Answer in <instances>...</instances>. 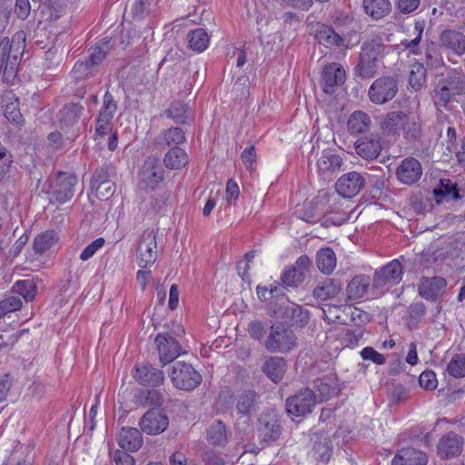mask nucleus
<instances>
[{"mask_svg": "<svg viewBox=\"0 0 465 465\" xmlns=\"http://www.w3.org/2000/svg\"><path fill=\"white\" fill-rule=\"evenodd\" d=\"M116 111L117 103L113 94L109 91H106L104 95L103 105L99 111L98 116L113 120Z\"/></svg>", "mask_w": 465, "mask_h": 465, "instance_id": "bf43d9fd", "label": "nucleus"}, {"mask_svg": "<svg viewBox=\"0 0 465 465\" xmlns=\"http://www.w3.org/2000/svg\"><path fill=\"white\" fill-rule=\"evenodd\" d=\"M57 237L54 231H45L35 237L34 249L36 253H44L55 243Z\"/></svg>", "mask_w": 465, "mask_h": 465, "instance_id": "8fccbe9b", "label": "nucleus"}, {"mask_svg": "<svg viewBox=\"0 0 465 465\" xmlns=\"http://www.w3.org/2000/svg\"><path fill=\"white\" fill-rule=\"evenodd\" d=\"M371 119L370 115L363 111L353 112L348 119V131L352 135L365 134L370 131Z\"/></svg>", "mask_w": 465, "mask_h": 465, "instance_id": "2f4dec72", "label": "nucleus"}, {"mask_svg": "<svg viewBox=\"0 0 465 465\" xmlns=\"http://www.w3.org/2000/svg\"><path fill=\"white\" fill-rule=\"evenodd\" d=\"M403 138L407 143L415 144L420 142L422 137L421 120L419 116L406 114L405 120L401 125Z\"/></svg>", "mask_w": 465, "mask_h": 465, "instance_id": "cd10ccee", "label": "nucleus"}, {"mask_svg": "<svg viewBox=\"0 0 465 465\" xmlns=\"http://www.w3.org/2000/svg\"><path fill=\"white\" fill-rule=\"evenodd\" d=\"M137 401L143 407L156 406L159 407L163 403V394L156 390H145L141 391Z\"/></svg>", "mask_w": 465, "mask_h": 465, "instance_id": "603ef678", "label": "nucleus"}, {"mask_svg": "<svg viewBox=\"0 0 465 465\" xmlns=\"http://www.w3.org/2000/svg\"><path fill=\"white\" fill-rule=\"evenodd\" d=\"M366 184L365 176L357 172L341 175L335 183L336 192L344 198H351L360 193Z\"/></svg>", "mask_w": 465, "mask_h": 465, "instance_id": "f8f14e48", "label": "nucleus"}, {"mask_svg": "<svg viewBox=\"0 0 465 465\" xmlns=\"http://www.w3.org/2000/svg\"><path fill=\"white\" fill-rule=\"evenodd\" d=\"M463 446V438L454 432L443 435L438 444V454L442 459H451L460 454Z\"/></svg>", "mask_w": 465, "mask_h": 465, "instance_id": "412c9836", "label": "nucleus"}, {"mask_svg": "<svg viewBox=\"0 0 465 465\" xmlns=\"http://www.w3.org/2000/svg\"><path fill=\"white\" fill-rule=\"evenodd\" d=\"M133 376L141 385L157 387L163 383V372L150 363H139L134 368Z\"/></svg>", "mask_w": 465, "mask_h": 465, "instance_id": "dca6fc26", "label": "nucleus"}, {"mask_svg": "<svg viewBox=\"0 0 465 465\" xmlns=\"http://www.w3.org/2000/svg\"><path fill=\"white\" fill-rule=\"evenodd\" d=\"M140 430L148 435L163 433L169 425L167 414L159 408H151L140 419Z\"/></svg>", "mask_w": 465, "mask_h": 465, "instance_id": "9b49d317", "label": "nucleus"}, {"mask_svg": "<svg viewBox=\"0 0 465 465\" xmlns=\"http://www.w3.org/2000/svg\"><path fill=\"white\" fill-rule=\"evenodd\" d=\"M22 301L18 296H9L0 302V319L7 313L20 310Z\"/></svg>", "mask_w": 465, "mask_h": 465, "instance_id": "e2e57ef3", "label": "nucleus"}, {"mask_svg": "<svg viewBox=\"0 0 465 465\" xmlns=\"http://www.w3.org/2000/svg\"><path fill=\"white\" fill-rule=\"evenodd\" d=\"M117 442L124 451H137L143 446L141 430L134 427H123L120 430Z\"/></svg>", "mask_w": 465, "mask_h": 465, "instance_id": "393cba45", "label": "nucleus"}, {"mask_svg": "<svg viewBox=\"0 0 465 465\" xmlns=\"http://www.w3.org/2000/svg\"><path fill=\"white\" fill-rule=\"evenodd\" d=\"M428 457L425 452L415 448H403L392 459V465H426Z\"/></svg>", "mask_w": 465, "mask_h": 465, "instance_id": "a878e982", "label": "nucleus"}, {"mask_svg": "<svg viewBox=\"0 0 465 465\" xmlns=\"http://www.w3.org/2000/svg\"><path fill=\"white\" fill-rule=\"evenodd\" d=\"M354 145L356 153L368 161L377 159L382 150L381 138L378 135L359 139Z\"/></svg>", "mask_w": 465, "mask_h": 465, "instance_id": "4be33fe9", "label": "nucleus"}, {"mask_svg": "<svg viewBox=\"0 0 465 465\" xmlns=\"http://www.w3.org/2000/svg\"><path fill=\"white\" fill-rule=\"evenodd\" d=\"M312 266V261L307 255L300 256L293 265L287 266L282 272V284L286 287H297L310 274Z\"/></svg>", "mask_w": 465, "mask_h": 465, "instance_id": "1a4fd4ad", "label": "nucleus"}, {"mask_svg": "<svg viewBox=\"0 0 465 465\" xmlns=\"http://www.w3.org/2000/svg\"><path fill=\"white\" fill-rule=\"evenodd\" d=\"M432 99L437 107H447V105L455 99V95L450 92L442 79H440L435 86Z\"/></svg>", "mask_w": 465, "mask_h": 465, "instance_id": "a18cd8bd", "label": "nucleus"}, {"mask_svg": "<svg viewBox=\"0 0 465 465\" xmlns=\"http://www.w3.org/2000/svg\"><path fill=\"white\" fill-rule=\"evenodd\" d=\"M414 29L416 36L411 40L405 39L401 41V45L409 53L413 54H420V43L423 33V25L420 23H416Z\"/></svg>", "mask_w": 465, "mask_h": 465, "instance_id": "13d9d810", "label": "nucleus"}, {"mask_svg": "<svg viewBox=\"0 0 465 465\" xmlns=\"http://www.w3.org/2000/svg\"><path fill=\"white\" fill-rule=\"evenodd\" d=\"M447 371L456 379L465 377V354H455L447 366Z\"/></svg>", "mask_w": 465, "mask_h": 465, "instance_id": "4d7b16f0", "label": "nucleus"}, {"mask_svg": "<svg viewBox=\"0 0 465 465\" xmlns=\"http://www.w3.org/2000/svg\"><path fill=\"white\" fill-rule=\"evenodd\" d=\"M105 243L104 238L100 237L93 241L88 244L80 253V259L82 261H87L94 255V253L101 249Z\"/></svg>", "mask_w": 465, "mask_h": 465, "instance_id": "338daca9", "label": "nucleus"}, {"mask_svg": "<svg viewBox=\"0 0 465 465\" xmlns=\"http://www.w3.org/2000/svg\"><path fill=\"white\" fill-rule=\"evenodd\" d=\"M14 292L24 297L25 301H32L36 293V286L30 280L17 281L13 286Z\"/></svg>", "mask_w": 465, "mask_h": 465, "instance_id": "5fc2aeb1", "label": "nucleus"}, {"mask_svg": "<svg viewBox=\"0 0 465 465\" xmlns=\"http://www.w3.org/2000/svg\"><path fill=\"white\" fill-rule=\"evenodd\" d=\"M156 232L153 231H144L141 235L137 247L138 264L140 267L146 268L156 261Z\"/></svg>", "mask_w": 465, "mask_h": 465, "instance_id": "ddd939ff", "label": "nucleus"}, {"mask_svg": "<svg viewBox=\"0 0 465 465\" xmlns=\"http://www.w3.org/2000/svg\"><path fill=\"white\" fill-rule=\"evenodd\" d=\"M230 436V430L220 420H214L206 431V440L213 447H225Z\"/></svg>", "mask_w": 465, "mask_h": 465, "instance_id": "bb28decb", "label": "nucleus"}, {"mask_svg": "<svg viewBox=\"0 0 465 465\" xmlns=\"http://www.w3.org/2000/svg\"><path fill=\"white\" fill-rule=\"evenodd\" d=\"M402 279V266L398 260H393L376 272L372 281L375 295H381Z\"/></svg>", "mask_w": 465, "mask_h": 465, "instance_id": "7ed1b4c3", "label": "nucleus"}, {"mask_svg": "<svg viewBox=\"0 0 465 465\" xmlns=\"http://www.w3.org/2000/svg\"><path fill=\"white\" fill-rule=\"evenodd\" d=\"M5 117L16 126L25 124V119L20 112L18 98H12L9 103L4 104Z\"/></svg>", "mask_w": 465, "mask_h": 465, "instance_id": "de8ad7c7", "label": "nucleus"}, {"mask_svg": "<svg viewBox=\"0 0 465 465\" xmlns=\"http://www.w3.org/2000/svg\"><path fill=\"white\" fill-rule=\"evenodd\" d=\"M318 402L313 391L305 388L286 400V411L291 415L303 417L311 413Z\"/></svg>", "mask_w": 465, "mask_h": 465, "instance_id": "0eeeda50", "label": "nucleus"}, {"mask_svg": "<svg viewBox=\"0 0 465 465\" xmlns=\"http://www.w3.org/2000/svg\"><path fill=\"white\" fill-rule=\"evenodd\" d=\"M420 387L427 391H433L437 388L438 381L436 374L432 371H425L419 377Z\"/></svg>", "mask_w": 465, "mask_h": 465, "instance_id": "69168bd1", "label": "nucleus"}, {"mask_svg": "<svg viewBox=\"0 0 465 465\" xmlns=\"http://www.w3.org/2000/svg\"><path fill=\"white\" fill-rule=\"evenodd\" d=\"M365 13L374 20H379L388 15L391 11L390 0H363Z\"/></svg>", "mask_w": 465, "mask_h": 465, "instance_id": "f704fd0d", "label": "nucleus"}, {"mask_svg": "<svg viewBox=\"0 0 465 465\" xmlns=\"http://www.w3.org/2000/svg\"><path fill=\"white\" fill-rule=\"evenodd\" d=\"M92 192L100 200H108L115 193V185L113 181L100 183L91 186Z\"/></svg>", "mask_w": 465, "mask_h": 465, "instance_id": "680f3d73", "label": "nucleus"}, {"mask_svg": "<svg viewBox=\"0 0 465 465\" xmlns=\"http://www.w3.org/2000/svg\"><path fill=\"white\" fill-rule=\"evenodd\" d=\"M446 287L447 281L442 277H422L418 291L423 299L434 302L443 295Z\"/></svg>", "mask_w": 465, "mask_h": 465, "instance_id": "6ab92c4d", "label": "nucleus"}, {"mask_svg": "<svg viewBox=\"0 0 465 465\" xmlns=\"http://www.w3.org/2000/svg\"><path fill=\"white\" fill-rule=\"evenodd\" d=\"M116 174L115 168L111 163H105L101 167L95 169L92 179H91V186L95 185L104 182L112 181L111 179L114 177Z\"/></svg>", "mask_w": 465, "mask_h": 465, "instance_id": "6e6d98bb", "label": "nucleus"}, {"mask_svg": "<svg viewBox=\"0 0 465 465\" xmlns=\"http://www.w3.org/2000/svg\"><path fill=\"white\" fill-rule=\"evenodd\" d=\"M187 39L189 47L193 51L203 52L209 45V36L203 28L191 31L187 35Z\"/></svg>", "mask_w": 465, "mask_h": 465, "instance_id": "49530a36", "label": "nucleus"}, {"mask_svg": "<svg viewBox=\"0 0 465 465\" xmlns=\"http://www.w3.org/2000/svg\"><path fill=\"white\" fill-rule=\"evenodd\" d=\"M343 164L342 158L331 150H325L317 161L318 173L323 179H330Z\"/></svg>", "mask_w": 465, "mask_h": 465, "instance_id": "aec40b11", "label": "nucleus"}, {"mask_svg": "<svg viewBox=\"0 0 465 465\" xmlns=\"http://www.w3.org/2000/svg\"><path fill=\"white\" fill-rule=\"evenodd\" d=\"M406 113L403 111H391L387 113L381 120L380 127L385 134H399L400 126L405 120Z\"/></svg>", "mask_w": 465, "mask_h": 465, "instance_id": "72a5a7b5", "label": "nucleus"}, {"mask_svg": "<svg viewBox=\"0 0 465 465\" xmlns=\"http://www.w3.org/2000/svg\"><path fill=\"white\" fill-rule=\"evenodd\" d=\"M371 279L368 275H357L348 283L346 291L348 299L359 300L365 296L371 285Z\"/></svg>", "mask_w": 465, "mask_h": 465, "instance_id": "473e14b6", "label": "nucleus"}, {"mask_svg": "<svg viewBox=\"0 0 465 465\" xmlns=\"http://www.w3.org/2000/svg\"><path fill=\"white\" fill-rule=\"evenodd\" d=\"M315 38L318 42L327 48L336 49L347 47L345 40L331 26L323 24H317L315 29Z\"/></svg>", "mask_w": 465, "mask_h": 465, "instance_id": "b1692460", "label": "nucleus"}, {"mask_svg": "<svg viewBox=\"0 0 465 465\" xmlns=\"http://www.w3.org/2000/svg\"><path fill=\"white\" fill-rule=\"evenodd\" d=\"M346 74L342 66L331 63L324 66L322 74L321 86L325 94H332L337 86L341 85L345 81Z\"/></svg>", "mask_w": 465, "mask_h": 465, "instance_id": "f3484780", "label": "nucleus"}, {"mask_svg": "<svg viewBox=\"0 0 465 465\" xmlns=\"http://www.w3.org/2000/svg\"><path fill=\"white\" fill-rule=\"evenodd\" d=\"M163 163L166 168L177 170L188 163V155L183 149L173 147L165 153Z\"/></svg>", "mask_w": 465, "mask_h": 465, "instance_id": "ea45409f", "label": "nucleus"}, {"mask_svg": "<svg viewBox=\"0 0 465 465\" xmlns=\"http://www.w3.org/2000/svg\"><path fill=\"white\" fill-rule=\"evenodd\" d=\"M286 361L278 356L268 358L263 363L262 371L274 383L280 382L286 371Z\"/></svg>", "mask_w": 465, "mask_h": 465, "instance_id": "7c9ffc66", "label": "nucleus"}, {"mask_svg": "<svg viewBox=\"0 0 465 465\" xmlns=\"http://www.w3.org/2000/svg\"><path fill=\"white\" fill-rule=\"evenodd\" d=\"M157 0H135L132 6L133 17L140 20L149 15L156 7Z\"/></svg>", "mask_w": 465, "mask_h": 465, "instance_id": "3c124183", "label": "nucleus"}, {"mask_svg": "<svg viewBox=\"0 0 465 465\" xmlns=\"http://www.w3.org/2000/svg\"><path fill=\"white\" fill-rule=\"evenodd\" d=\"M386 45L381 36H376L363 43L361 54L370 56L380 63H382Z\"/></svg>", "mask_w": 465, "mask_h": 465, "instance_id": "e433bc0d", "label": "nucleus"}, {"mask_svg": "<svg viewBox=\"0 0 465 465\" xmlns=\"http://www.w3.org/2000/svg\"><path fill=\"white\" fill-rule=\"evenodd\" d=\"M184 132L179 127H172L163 131L159 136V144L161 146L178 147L185 142Z\"/></svg>", "mask_w": 465, "mask_h": 465, "instance_id": "a19ab883", "label": "nucleus"}, {"mask_svg": "<svg viewBox=\"0 0 465 465\" xmlns=\"http://www.w3.org/2000/svg\"><path fill=\"white\" fill-rule=\"evenodd\" d=\"M297 346V337L292 330L282 323L271 326L264 341L265 349L271 353H288Z\"/></svg>", "mask_w": 465, "mask_h": 465, "instance_id": "f03ea898", "label": "nucleus"}, {"mask_svg": "<svg viewBox=\"0 0 465 465\" xmlns=\"http://www.w3.org/2000/svg\"><path fill=\"white\" fill-rule=\"evenodd\" d=\"M312 451L316 460L327 462L332 452L331 440L328 438H321L315 440Z\"/></svg>", "mask_w": 465, "mask_h": 465, "instance_id": "09e8293b", "label": "nucleus"}, {"mask_svg": "<svg viewBox=\"0 0 465 465\" xmlns=\"http://www.w3.org/2000/svg\"><path fill=\"white\" fill-rule=\"evenodd\" d=\"M166 115L178 124H185L191 119V110L184 102L174 101L166 111Z\"/></svg>", "mask_w": 465, "mask_h": 465, "instance_id": "4c0bfd02", "label": "nucleus"}, {"mask_svg": "<svg viewBox=\"0 0 465 465\" xmlns=\"http://www.w3.org/2000/svg\"><path fill=\"white\" fill-rule=\"evenodd\" d=\"M440 45L460 56L465 54V35L460 31L446 29L439 37Z\"/></svg>", "mask_w": 465, "mask_h": 465, "instance_id": "5701e85b", "label": "nucleus"}, {"mask_svg": "<svg viewBox=\"0 0 465 465\" xmlns=\"http://www.w3.org/2000/svg\"><path fill=\"white\" fill-rule=\"evenodd\" d=\"M381 63L360 54L359 61L354 68L355 74L362 79L373 77Z\"/></svg>", "mask_w": 465, "mask_h": 465, "instance_id": "c9c22d12", "label": "nucleus"}, {"mask_svg": "<svg viewBox=\"0 0 465 465\" xmlns=\"http://www.w3.org/2000/svg\"><path fill=\"white\" fill-rule=\"evenodd\" d=\"M433 193L438 203H440L443 198L450 200H458L460 198L457 184L451 183L450 180H441L440 184L433 189Z\"/></svg>", "mask_w": 465, "mask_h": 465, "instance_id": "37998d69", "label": "nucleus"}, {"mask_svg": "<svg viewBox=\"0 0 465 465\" xmlns=\"http://www.w3.org/2000/svg\"><path fill=\"white\" fill-rule=\"evenodd\" d=\"M164 171L159 159L149 155L143 162L138 173V187L143 191H153L163 183Z\"/></svg>", "mask_w": 465, "mask_h": 465, "instance_id": "20e7f679", "label": "nucleus"}, {"mask_svg": "<svg viewBox=\"0 0 465 465\" xmlns=\"http://www.w3.org/2000/svg\"><path fill=\"white\" fill-rule=\"evenodd\" d=\"M398 93V83L393 76L376 79L369 88L368 95L375 104H384L392 100Z\"/></svg>", "mask_w": 465, "mask_h": 465, "instance_id": "6e6552de", "label": "nucleus"}, {"mask_svg": "<svg viewBox=\"0 0 465 465\" xmlns=\"http://www.w3.org/2000/svg\"><path fill=\"white\" fill-rule=\"evenodd\" d=\"M396 177L405 185L416 183L422 175V167L419 160L409 156L404 158L396 169Z\"/></svg>", "mask_w": 465, "mask_h": 465, "instance_id": "2eb2a0df", "label": "nucleus"}, {"mask_svg": "<svg viewBox=\"0 0 465 465\" xmlns=\"http://www.w3.org/2000/svg\"><path fill=\"white\" fill-rule=\"evenodd\" d=\"M170 378L174 387L183 391L195 389L203 381L202 375L185 361H177L172 366Z\"/></svg>", "mask_w": 465, "mask_h": 465, "instance_id": "423d86ee", "label": "nucleus"}, {"mask_svg": "<svg viewBox=\"0 0 465 465\" xmlns=\"http://www.w3.org/2000/svg\"><path fill=\"white\" fill-rule=\"evenodd\" d=\"M257 430L262 441L266 443L275 441L282 433L278 413L273 410L262 413L258 420Z\"/></svg>", "mask_w": 465, "mask_h": 465, "instance_id": "9d476101", "label": "nucleus"}, {"mask_svg": "<svg viewBox=\"0 0 465 465\" xmlns=\"http://www.w3.org/2000/svg\"><path fill=\"white\" fill-rule=\"evenodd\" d=\"M84 110V107L77 103H68L64 104L57 114L61 127H70L77 124Z\"/></svg>", "mask_w": 465, "mask_h": 465, "instance_id": "c85d7f7f", "label": "nucleus"}, {"mask_svg": "<svg viewBox=\"0 0 465 465\" xmlns=\"http://www.w3.org/2000/svg\"><path fill=\"white\" fill-rule=\"evenodd\" d=\"M286 313L290 316L292 325L304 328L310 322V312L307 309L298 304H291L286 308Z\"/></svg>", "mask_w": 465, "mask_h": 465, "instance_id": "c03bdc74", "label": "nucleus"}, {"mask_svg": "<svg viewBox=\"0 0 465 465\" xmlns=\"http://www.w3.org/2000/svg\"><path fill=\"white\" fill-rule=\"evenodd\" d=\"M442 81L455 96L465 94V77L452 74L443 78Z\"/></svg>", "mask_w": 465, "mask_h": 465, "instance_id": "052dcab7", "label": "nucleus"}, {"mask_svg": "<svg viewBox=\"0 0 465 465\" xmlns=\"http://www.w3.org/2000/svg\"><path fill=\"white\" fill-rule=\"evenodd\" d=\"M427 69L422 63H413L409 74V85L414 91H420L426 86Z\"/></svg>", "mask_w": 465, "mask_h": 465, "instance_id": "58836bf2", "label": "nucleus"}, {"mask_svg": "<svg viewBox=\"0 0 465 465\" xmlns=\"http://www.w3.org/2000/svg\"><path fill=\"white\" fill-rule=\"evenodd\" d=\"M342 289V283L337 279L328 278L313 289V297L320 301H326L336 297Z\"/></svg>", "mask_w": 465, "mask_h": 465, "instance_id": "c756f323", "label": "nucleus"}, {"mask_svg": "<svg viewBox=\"0 0 465 465\" xmlns=\"http://www.w3.org/2000/svg\"><path fill=\"white\" fill-rule=\"evenodd\" d=\"M316 263L322 272L330 274L336 267L334 252L331 248L321 249L316 255Z\"/></svg>", "mask_w": 465, "mask_h": 465, "instance_id": "79ce46f5", "label": "nucleus"}, {"mask_svg": "<svg viewBox=\"0 0 465 465\" xmlns=\"http://www.w3.org/2000/svg\"><path fill=\"white\" fill-rule=\"evenodd\" d=\"M155 343L160 355V361L166 365L174 361L182 352L180 343L168 332L158 333Z\"/></svg>", "mask_w": 465, "mask_h": 465, "instance_id": "4468645a", "label": "nucleus"}, {"mask_svg": "<svg viewBox=\"0 0 465 465\" xmlns=\"http://www.w3.org/2000/svg\"><path fill=\"white\" fill-rule=\"evenodd\" d=\"M361 356L365 361H371L375 364L382 365L386 359L384 355L375 351L372 347H365L361 351Z\"/></svg>", "mask_w": 465, "mask_h": 465, "instance_id": "774afa93", "label": "nucleus"}, {"mask_svg": "<svg viewBox=\"0 0 465 465\" xmlns=\"http://www.w3.org/2000/svg\"><path fill=\"white\" fill-rule=\"evenodd\" d=\"M25 33L18 31L11 40L5 37L0 41V64L4 67V80L6 82L12 81L16 74L25 49Z\"/></svg>", "mask_w": 465, "mask_h": 465, "instance_id": "f257e3e1", "label": "nucleus"}, {"mask_svg": "<svg viewBox=\"0 0 465 465\" xmlns=\"http://www.w3.org/2000/svg\"><path fill=\"white\" fill-rule=\"evenodd\" d=\"M77 183L78 179L75 174L58 172L46 193L51 195V201L63 204L73 198Z\"/></svg>", "mask_w": 465, "mask_h": 465, "instance_id": "39448f33", "label": "nucleus"}, {"mask_svg": "<svg viewBox=\"0 0 465 465\" xmlns=\"http://www.w3.org/2000/svg\"><path fill=\"white\" fill-rule=\"evenodd\" d=\"M94 65L86 59L84 61H77L73 67V76L77 79H84L92 74Z\"/></svg>", "mask_w": 465, "mask_h": 465, "instance_id": "0e129e2a", "label": "nucleus"}, {"mask_svg": "<svg viewBox=\"0 0 465 465\" xmlns=\"http://www.w3.org/2000/svg\"><path fill=\"white\" fill-rule=\"evenodd\" d=\"M234 401L237 414L250 419L259 410L260 395L254 390H243L234 397Z\"/></svg>", "mask_w": 465, "mask_h": 465, "instance_id": "a211bd4d", "label": "nucleus"}, {"mask_svg": "<svg viewBox=\"0 0 465 465\" xmlns=\"http://www.w3.org/2000/svg\"><path fill=\"white\" fill-rule=\"evenodd\" d=\"M110 49V41L104 38L92 49L87 60L94 66L97 65L105 58Z\"/></svg>", "mask_w": 465, "mask_h": 465, "instance_id": "864d4df0", "label": "nucleus"}]
</instances>
